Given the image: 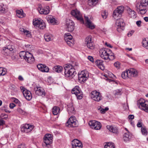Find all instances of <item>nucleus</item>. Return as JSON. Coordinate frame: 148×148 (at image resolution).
<instances>
[{
	"label": "nucleus",
	"mask_w": 148,
	"mask_h": 148,
	"mask_svg": "<svg viewBox=\"0 0 148 148\" xmlns=\"http://www.w3.org/2000/svg\"><path fill=\"white\" fill-rule=\"evenodd\" d=\"M64 75L66 77L73 78L76 74L75 69H71L68 65V64L64 66Z\"/></svg>",
	"instance_id": "1"
},
{
	"label": "nucleus",
	"mask_w": 148,
	"mask_h": 148,
	"mask_svg": "<svg viewBox=\"0 0 148 148\" xmlns=\"http://www.w3.org/2000/svg\"><path fill=\"white\" fill-rule=\"evenodd\" d=\"M34 90L35 91L36 95L41 96L42 97L45 95V92L44 89L40 87H36L34 88Z\"/></svg>",
	"instance_id": "14"
},
{
	"label": "nucleus",
	"mask_w": 148,
	"mask_h": 148,
	"mask_svg": "<svg viewBox=\"0 0 148 148\" xmlns=\"http://www.w3.org/2000/svg\"><path fill=\"white\" fill-rule=\"evenodd\" d=\"M42 21H41L38 19L34 21H33V23L35 27H37L38 25L41 23Z\"/></svg>",
	"instance_id": "44"
},
{
	"label": "nucleus",
	"mask_w": 148,
	"mask_h": 148,
	"mask_svg": "<svg viewBox=\"0 0 148 148\" xmlns=\"http://www.w3.org/2000/svg\"><path fill=\"white\" fill-rule=\"evenodd\" d=\"M97 121L95 120H91L88 123L90 127L92 129H94L95 125H97Z\"/></svg>",
	"instance_id": "41"
},
{
	"label": "nucleus",
	"mask_w": 148,
	"mask_h": 148,
	"mask_svg": "<svg viewBox=\"0 0 148 148\" xmlns=\"http://www.w3.org/2000/svg\"><path fill=\"white\" fill-rule=\"evenodd\" d=\"M88 76L87 73L84 71H82L78 74L79 81L81 83H84L88 79Z\"/></svg>",
	"instance_id": "10"
},
{
	"label": "nucleus",
	"mask_w": 148,
	"mask_h": 148,
	"mask_svg": "<svg viewBox=\"0 0 148 148\" xmlns=\"http://www.w3.org/2000/svg\"><path fill=\"white\" fill-rule=\"evenodd\" d=\"M88 59L90 60L91 62H93L94 59L91 56H88Z\"/></svg>",
	"instance_id": "63"
},
{
	"label": "nucleus",
	"mask_w": 148,
	"mask_h": 148,
	"mask_svg": "<svg viewBox=\"0 0 148 148\" xmlns=\"http://www.w3.org/2000/svg\"><path fill=\"white\" fill-rule=\"evenodd\" d=\"M93 42L92 37L91 36H88L86 37L85 39V43L86 45Z\"/></svg>",
	"instance_id": "32"
},
{
	"label": "nucleus",
	"mask_w": 148,
	"mask_h": 148,
	"mask_svg": "<svg viewBox=\"0 0 148 148\" xmlns=\"http://www.w3.org/2000/svg\"><path fill=\"white\" fill-rule=\"evenodd\" d=\"M10 88L12 90L15 91H17V90L16 87L14 85L11 84L10 86Z\"/></svg>",
	"instance_id": "57"
},
{
	"label": "nucleus",
	"mask_w": 148,
	"mask_h": 148,
	"mask_svg": "<svg viewBox=\"0 0 148 148\" xmlns=\"http://www.w3.org/2000/svg\"><path fill=\"white\" fill-rule=\"evenodd\" d=\"M52 36L51 34H48L45 35L44 38L45 40L47 42H49L51 40Z\"/></svg>",
	"instance_id": "38"
},
{
	"label": "nucleus",
	"mask_w": 148,
	"mask_h": 148,
	"mask_svg": "<svg viewBox=\"0 0 148 148\" xmlns=\"http://www.w3.org/2000/svg\"><path fill=\"white\" fill-rule=\"evenodd\" d=\"M98 110H100L101 113L104 114L106 111L108 110V107H106L104 109H103L100 107V108L98 109Z\"/></svg>",
	"instance_id": "48"
},
{
	"label": "nucleus",
	"mask_w": 148,
	"mask_h": 148,
	"mask_svg": "<svg viewBox=\"0 0 148 148\" xmlns=\"http://www.w3.org/2000/svg\"><path fill=\"white\" fill-rule=\"evenodd\" d=\"M43 141L45 144V147H48V145L51 144L53 141L52 135L50 134H46L44 137Z\"/></svg>",
	"instance_id": "9"
},
{
	"label": "nucleus",
	"mask_w": 148,
	"mask_h": 148,
	"mask_svg": "<svg viewBox=\"0 0 148 148\" xmlns=\"http://www.w3.org/2000/svg\"><path fill=\"white\" fill-rule=\"evenodd\" d=\"M26 36L28 37H30L31 36V35L30 34L29 32L27 30H25L24 33Z\"/></svg>",
	"instance_id": "61"
},
{
	"label": "nucleus",
	"mask_w": 148,
	"mask_h": 148,
	"mask_svg": "<svg viewBox=\"0 0 148 148\" xmlns=\"http://www.w3.org/2000/svg\"><path fill=\"white\" fill-rule=\"evenodd\" d=\"M121 76L123 79H125L127 77L130 78V75L128 70H126L125 71L123 72L121 74Z\"/></svg>",
	"instance_id": "33"
},
{
	"label": "nucleus",
	"mask_w": 148,
	"mask_h": 148,
	"mask_svg": "<svg viewBox=\"0 0 148 148\" xmlns=\"http://www.w3.org/2000/svg\"><path fill=\"white\" fill-rule=\"evenodd\" d=\"M24 96L27 100L29 101L32 98V95L31 92L29 90H24L23 92Z\"/></svg>",
	"instance_id": "23"
},
{
	"label": "nucleus",
	"mask_w": 148,
	"mask_h": 148,
	"mask_svg": "<svg viewBox=\"0 0 148 148\" xmlns=\"http://www.w3.org/2000/svg\"><path fill=\"white\" fill-rule=\"evenodd\" d=\"M71 14L72 15L77 18V20L79 21L82 23H84L83 19L79 11L77 10H73L71 11Z\"/></svg>",
	"instance_id": "12"
},
{
	"label": "nucleus",
	"mask_w": 148,
	"mask_h": 148,
	"mask_svg": "<svg viewBox=\"0 0 148 148\" xmlns=\"http://www.w3.org/2000/svg\"><path fill=\"white\" fill-rule=\"evenodd\" d=\"M38 10L40 14H48L49 12V6H47L46 7L42 8V7L40 5L38 8Z\"/></svg>",
	"instance_id": "18"
},
{
	"label": "nucleus",
	"mask_w": 148,
	"mask_h": 148,
	"mask_svg": "<svg viewBox=\"0 0 148 148\" xmlns=\"http://www.w3.org/2000/svg\"><path fill=\"white\" fill-rule=\"evenodd\" d=\"M72 148H82V143L77 139L73 140L72 142Z\"/></svg>",
	"instance_id": "15"
},
{
	"label": "nucleus",
	"mask_w": 148,
	"mask_h": 148,
	"mask_svg": "<svg viewBox=\"0 0 148 148\" xmlns=\"http://www.w3.org/2000/svg\"><path fill=\"white\" fill-rule=\"evenodd\" d=\"M34 126L29 124H25L21 128V131L23 132L28 133L31 131L33 129Z\"/></svg>",
	"instance_id": "13"
},
{
	"label": "nucleus",
	"mask_w": 148,
	"mask_h": 148,
	"mask_svg": "<svg viewBox=\"0 0 148 148\" xmlns=\"http://www.w3.org/2000/svg\"><path fill=\"white\" fill-rule=\"evenodd\" d=\"M115 24L118 27L117 28V30L118 32H120L123 30L125 26V23L124 22L123 20L122 19H117Z\"/></svg>",
	"instance_id": "7"
},
{
	"label": "nucleus",
	"mask_w": 148,
	"mask_h": 148,
	"mask_svg": "<svg viewBox=\"0 0 148 148\" xmlns=\"http://www.w3.org/2000/svg\"><path fill=\"white\" fill-rule=\"evenodd\" d=\"M97 125H95L94 127V129L96 130H98L100 129L101 127V125L100 123L99 122H98L97 121Z\"/></svg>",
	"instance_id": "47"
},
{
	"label": "nucleus",
	"mask_w": 148,
	"mask_h": 148,
	"mask_svg": "<svg viewBox=\"0 0 148 148\" xmlns=\"http://www.w3.org/2000/svg\"><path fill=\"white\" fill-rule=\"evenodd\" d=\"M37 67L39 70L42 72H48L49 71V69L48 67L45 64H38L37 65Z\"/></svg>",
	"instance_id": "17"
},
{
	"label": "nucleus",
	"mask_w": 148,
	"mask_h": 148,
	"mask_svg": "<svg viewBox=\"0 0 148 148\" xmlns=\"http://www.w3.org/2000/svg\"><path fill=\"white\" fill-rule=\"evenodd\" d=\"M101 16L103 19H106L108 16V13L106 11L104 10L101 13Z\"/></svg>",
	"instance_id": "52"
},
{
	"label": "nucleus",
	"mask_w": 148,
	"mask_h": 148,
	"mask_svg": "<svg viewBox=\"0 0 148 148\" xmlns=\"http://www.w3.org/2000/svg\"><path fill=\"white\" fill-rule=\"evenodd\" d=\"M68 65L71 69H74L75 70L78 66V64L75 62H72L71 64H68Z\"/></svg>",
	"instance_id": "36"
},
{
	"label": "nucleus",
	"mask_w": 148,
	"mask_h": 148,
	"mask_svg": "<svg viewBox=\"0 0 148 148\" xmlns=\"http://www.w3.org/2000/svg\"><path fill=\"white\" fill-rule=\"evenodd\" d=\"M134 32V30H132L130 31L128 33L127 35L129 37L131 36L133 34Z\"/></svg>",
	"instance_id": "60"
},
{
	"label": "nucleus",
	"mask_w": 148,
	"mask_h": 148,
	"mask_svg": "<svg viewBox=\"0 0 148 148\" xmlns=\"http://www.w3.org/2000/svg\"><path fill=\"white\" fill-rule=\"evenodd\" d=\"M26 56L25 60L28 62L31 63L34 61V57L29 52L27 53Z\"/></svg>",
	"instance_id": "21"
},
{
	"label": "nucleus",
	"mask_w": 148,
	"mask_h": 148,
	"mask_svg": "<svg viewBox=\"0 0 148 148\" xmlns=\"http://www.w3.org/2000/svg\"><path fill=\"white\" fill-rule=\"evenodd\" d=\"M3 6V5H0V12L1 13H4L5 12V9Z\"/></svg>",
	"instance_id": "55"
},
{
	"label": "nucleus",
	"mask_w": 148,
	"mask_h": 148,
	"mask_svg": "<svg viewBox=\"0 0 148 148\" xmlns=\"http://www.w3.org/2000/svg\"><path fill=\"white\" fill-rule=\"evenodd\" d=\"M60 110L59 108L56 106L53 107L52 109V112L54 115H57L59 112Z\"/></svg>",
	"instance_id": "37"
},
{
	"label": "nucleus",
	"mask_w": 148,
	"mask_h": 148,
	"mask_svg": "<svg viewBox=\"0 0 148 148\" xmlns=\"http://www.w3.org/2000/svg\"><path fill=\"white\" fill-rule=\"evenodd\" d=\"M124 10L123 6H121L118 7L113 12V16L116 19L117 17H120L121 16L122 13L123 12Z\"/></svg>",
	"instance_id": "8"
},
{
	"label": "nucleus",
	"mask_w": 148,
	"mask_h": 148,
	"mask_svg": "<svg viewBox=\"0 0 148 148\" xmlns=\"http://www.w3.org/2000/svg\"><path fill=\"white\" fill-rule=\"evenodd\" d=\"M128 12V13L130 17L133 18H135L136 17V14L134 11L132 10L131 9H129Z\"/></svg>",
	"instance_id": "34"
},
{
	"label": "nucleus",
	"mask_w": 148,
	"mask_h": 148,
	"mask_svg": "<svg viewBox=\"0 0 148 148\" xmlns=\"http://www.w3.org/2000/svg\"><path fill=\"white\" fill-rule=\"evenodd\" d=\"M107 128L110 132L114 133L117 134L118 133L117 128L116 127H114L112 126L107 125Z\"/></svg>",
	"instance_id": "27"
},
{
	"label": "nucleus",
	"mask_w": 148,
	"mask_h": 148,
	"mask_svg": "<svg viewBox=\"0 0 148 148\" xmlns=\"http://www.w3.org/2000/svg\"><path fill=\"white\" fill-rule=\"evenodd\" d=\"M91 97L92 99L97 101H99L102 99L101 93L96 91L92 92Z\"/></svg>",
	"instance_id": "11"
},
{
	"label": "nucleus",
	"mask_w": 148,
	"mask_h": 148,
	"mask_svg": "<svg viewBox=\"0 0 148 148\" xmlns=\"http://www.w3.org/2000/svg\"><path fill=\"white\" fill-rule=\"evenodd\" d=\"M85 19L88 27L91 29H93L95 28V26L90 21V20L88 17L85 16Z\"/></svg>",
	"instance_id": "25"
},
{
	"label": "nucleus",
	"mask_w": 148,
	"mask_h": 148,
	"mask_svg": "<svg viewBox=\"0 0 148 148\" xmlns=\"http://www.w3.org/2000/svg\"><path fill=\"white\" fill-rule=\"evenodd\" d=\"M67 106V110L69 114H71L75 113V111L72 102H71V103L69 104Z\"/></svg>",
	"instance_id": "24"
},
{
	"label": "nucleus",
	"mask_w": 148,
	"mask_h": 148,
	"mask_svg": "<svg viewBox=\"0 0 148 148\" xmlns=\"http://www.w3.org/2000/svg\"><path fill=\"white\" fill-rule=\"evenodd\" d=\"M86 46L89 49L92 50H93L95 48V45L93 42L87 44Z\"/></svg>",
	"instance_id": "43"
},
{
	"label": "nucleus",
	"mask_w": 148,
	"mask_h": 148,
	"mask_svg": "<svg viewBox=\"0 0 148 148\" xmlns=\"http://www.w3.org/2000/svg\"><path fill=\"white\" fill-rule=\"evenodd\" d=\"M29 53V52L28 51H21L19 53V56L20 57L21 59H25L27 57V53Z\"/></svg>",
	"instance_id": "35"
},
{
	"label": "nucleus",
	"mask_w": 148,
	"mask_h": 148,
	"mask_svg": "<svg viewBox=\"0 0 148 148\" xmlns=\"http://www.w3.org/2000/svg\"><path fill=\"white\" fill-rule=\"evenodd\" d=\"M67 44L69 46H72L75 43L74 41L72 39L65 41Z\"/></svg>",
	"instance_id": "49"
},
{
	"label": "nucleus",
	"mask_w": 148,
	"mask_h": 148,
	"mask_svg": "<svg viewBox=\"0 0 148 148\" xmlns=\"http://www.w3.org/2000/svg\"><path fill=\"white\" fill-rule=\"evenodd\" d=\"M98 0H88V4L90 6H95L98 3Z\"/></svg>",
	"instance_id": "29"
},
{
	"label": "nucleus",
	"mask_w": 148,
	"mask_h": 148,
	"mask_svg": "<svg viewBox=\"0 0 148 148\" xmlns=\"http://www.w3.org/2000/svg\"><path fill=\"white\" fill-rule=\"evenodd\" d=\"M65 41L73 39V37L70 33H66L64 36Z\"/></svg>",
	"instance_id": "31"
},
{
	"label": "nucleus",
	"mask_w": 148,
	"mask_h": 148,
	"mask_svg": "<svg viewBox=\"0 0 148 148\" xmlns=\"http://www.w3.org/2000/svg\"><path fill=\"white\" fill-rule=\"evenodd\" d=\"M142 5H139L138 3L136 5V10L139 14H145L147 12L146 9L144 8L145 7H141Z\"/></svg>",
	"instance_id": "19"
},
{
	"label": "nucleus",
	"mask_w": 148,
	"mask_h": 148,
	"mask_svg": "<svg viewBox=\"0 0 148 148\" xmlns=\"http://www.w3.org/2000/svg\"><path fill=\"white\" fill-rule=\"evenodd\" d=\"M105 148H115L113 143L110 142L107 143L104 146Z\"/></svg>",
	"instance_id": "40"
},
{
	"label": "nucleus",
	"mask_w": 148,
	"mask_h": 148,
	"mask_svg": "<svg viewBox=\"0 0 148 148\" xmlns=\"http://www.w3.org/2000/svg\"><path fill=\"white\" fill-rule=\"evenodd\" d=\"M137 105L139 108L148 112V101L140 99L137 101Z\"/></svg>",
	"instance_id": "2"
},
{
	"label": "nucleus",
	"mask_w": 148,
	"mask_h": 148,
	"mask_svg": "<svg viewBox=\"0 0 148 148\" xmlns=\"http://www.w3.org/2000/svg\"><path fill=\"white\" fill-rule=\"evenodd\" d=\"M129 133L127 132L124 134L123 136V139L124 141L126 142L129 140Z\"/></svg>",
	"instance_id": "42"
},
{
	"label": "nucleus",
	"mask_w": 148,
	"mask_h": 148,
	"mask_svg": "<svg viewBox=\"0 0 148 148\" xmlns=\"http://www.w3.org/2000/svg\"><path fill=\"white\" fill-rule=\"evenodd\" d=\"M49 22L52 25L56 24L57 23L56 20L54 18L50 19Z\"/></svg>",
	"instance_id": "54"
},
{
	"label": "nucleus",
	"mask_w": 148,
	"mask_h": 148,
	"mask_svg": "<svg viewBox=\"0 0 148 148\" xmlns=\"http://www.w3.org/2000/svg\"><path fill=\"white\" fill-rule=\"evenodd\" d=\"M1 117L2 119L6 120L8 119V115L7 114L2 113L1 115Z\"/></svg>",
	"instance_id": "56"
},
{
	"label": "nucleus",
	"mask_w": 148,
	"mask_h": 148,
	"mask_svg": "<svg viewBox=\"0 0 148 148\" xmlns=\"http://www.w3.org/2000/svg\"><path fill=\"white\" fill-rule=\"evenodd\" d=\"M16 12L17 16L19 18H22L25 16L23 10H16Z\"/></svg>",
	"instance_id": "28"
},
{
	"label": "nucleus",
	"mask_w": 148,
	"mask_h": 148,
	"mask_svg": "<svg viewBox=\"0 0 148 148\" xmlns=\"http://www.w3.org/2000/svg\"><path fill=\"white\" fill-rule=\"evenodd\" d=\"M130 75V78L132 77H135L138 75L137 71L135 69L131 68L128 70Z\"/></svg>",
	"instance_id": "22"
},
{
	"label": "nucleus",
	"mask_w": 148,
	"mask_h": 148,
	"mask_svg": "<svg viewBox=\"0 0 148 148\" xmlns=\"http://www.w3.org/2000/svg\"><path fill=\"white\" fill-rule=\"evenodd\" d=\"M72 148H82V143L77 139L73 140L72 142Z\"/></svg>",
	"instance_id": "16"
},
{
	"label": "nucleus",
	"mask_w": 148,
	"mask_h": 148,
	"mask_svg": "<svg viewBox=\"0 0 148 148\" xmlns=\"http://www.w3.org/2000/svg\"><path fill=\"white\" fill-rule=\"evenodd\" d=\"M108 50L106 51L105 50H101L100 51L101 53L100 56L103 59L108 60L109 58V53H108Z\"/></svg>",
	"instance_id": "20"
},
{
	"label": "nucleus",
	"mask_w": 148,
	"mask_h": 148,
	"mask_svg": "<svg viewBox=\"0 0 148 148\" xmlns=\"http://www.w3.org/2000/svg\"><path fill=\"white\" fill-rule=\"evenodd\" d=\"M17 111L19 113L22 115H24L26 114L25 112L20 108H18L17 109Z\"/></svg>",
	"instance_id": "51"
},
{
	"label": "nucleus",
	"mask_w": 148,
	"mask_h": 148,
	"mask_svg": "<svg viewBox=\"0 0 148 148\" xmlns=\"http://www.w3.org/2000/svg\"><path fill=\"white\" fill-rule=\"evenodd\" d=\"M7 71L5 69H3L2 67H0V76L4 75L6 73Z\"/></svg>",
	"instance_id": "45"
},
{
	"label": "nucleus",
	"mask_w": 148,
	"mask_h": 148,
	"mask_svg": "<svg viewBox=\"0 0 148 148\" xmlns=\"http://www.w3.org/2000/svg\"><path fill=\"white\" fill-rule=\"evenodd\" d=\"M15 105L13 103H10V107L11 109H13L15 106Z\"/></svg>",
	"instance_id": "64"
},
{
	"label": "nucleus",
	"mask_w": 148,
	"mask_h": 148,
	"mask_svg": "<svg viewBox=\"0 0 148 148\" xmlns=\"http://www.w3.org/2000/svg\"><path fill=\"white\" fill-rule=\"evenodd\" d=\"M142 44L144 47L148 49V39L143 40L142 42Z\"/></svg>",
	"instance_id": "46"
},
{
	"label": "nucleus",
	"mask_w": 148,
	"mask_h": 148,
	"mask_svg": "<svg viewBox=\"0 0 148 148\" xmlns=\"http://www.w3.org/2000/svg\"><path fill=\"white\" fill-rule=\"evenodd\" d=\"M62 67L59 65L56 66H54L53 68L54 71L57 73L60 72L62 71Z\"/></svg>",
	"instance_id": "30"
},
{
	"label": "nucleus",
	"mask_w": 148,
	"mask_h": 148,
	"mask_svg": "<svg viewBox=\"0 0 148 148\" xmlns=\"http://www.w3.org/2000/svg\"><path fill=\"white\" fill-rule=\"evenodd\" d=\"M71 92L73 94H74L76 95L78 99H81L83 98V92L78 86H76L73 89L71 90Z\"/></svg>",
	"instance_id": "4"
},
{
	"label": "nucleus",
	"mask_w": 148,
	"mask_h": 148,
	"mask_svg": "<svg viewBox=\"0 0 148 148\" xmlns=\"http://www.w3.org/2000/svg\"><path fill=\"white\" fill-rule=\"evenodd\" d=\"M110 54H109V58L108 59V60H113L115 58L114 56V54H112L110 55Z\"/></svg>",
	"instance_id": "58"
},
{
	"label": "nucleus",
	"mask_w": 148,
	"mask_h": 148,
	"mask_svg": "<svg viewBox=\"0 0 148 148\" xmlns=\"http://www.w3.org/2000/svg\"><path fill=\"white\" fill-rule=\"evenodd\" d=\"M77 122L75 117L74 116H71L68 119L66 124V125L69 127H76L77 125Z\"/></svg>",
	"instance_id": "6"
},
{
	"label": "nucleus",
	"mask_w": 148,
	"mask_h": 148,
	"mask_svg": "<svg viewBox=\"0 0 148 148\" xmlns=\"http://www.w3.org/2000/svg\"><path fill=\"white\" fill-rule=\"evenodd\" d=\"M13 46L10 45L3 48L2 54L5 56H10L14 52Z\"/></svg>",
	"instance_id": "3"
},
{
	"label": "nucleus",
	"mask_w": 148,
	"mask_h": 148,
	"mask_svg": "<svg viewBox=\"0 0 148 148\" xmlns=\"http://www.w3.org/2000/svg\"><path fill=\"white\" fill-rule=\"evenodd\" d=\"M141 132L142 134L145 135H146L147 134V132L145 128L144 127H142L141 128Z\"/></svg>",
	"instance_id": "50"
},
{
	"label": "nucleus",
	"mask_w": 148,
	"mask_h": 148,
	"mask_svg": "<svg viewBox=\"0 0 148 148\" xmlns=\"http://www.w3.org/2000/svg\"><path fill=\"white\" fill-rule=\"evenodd\" d=\"M26 147L24 144H21L18 146V148H25Z\"/></svg>",
	"instance_id": "62"
},
{
	"label": "nucleus",
	"mask_w": 148,
	"mask_h": 148,
	"mask_svg": "<svg viewBox=\"0 0 148 148\" xmlns=\"http://www.w3.org/2000/svg\"><path fill=\"white\" fill-rule=\"evenodd\" d=\"M65 27L67 31L71 32L74 30V23L70 19H67L66 22Z\"/></svg>",
	"instance_id": "5"
},
{
	"label": "nucleus",
	"mask_w": 148,
	"mask_h": 148,
	"mask_svg": "<svg viewBox=\"0 0 148 148\" xmlns=\"http://www.w3.org/2000/svg\"><path fill=\"white\" fill-rule=\"evenodd\" d=\"M37 27H38L39 28L42 29H44L45 28L44 23L42 21L41 23H40L39 25H38V26Z\"/></svg>",
	"instance_id": "53"
},
{
	"label": "nucleus",
	"mask_w": 148,
	"mask_h": 148,
	"mask_svg": "<svg viewBox=\"0 0 148 148\" xmlns=\"http://www.w3.org/2000/svg\"><path fill=\"white\" fill-rule=\"evenodd\" d=\"M114 66L116 67L117 69H119L120 68V64L119 62H115L114 64Z\"/></svg>",
	"instance_id": "59"
},
{
	"label": "nucleus",
	"mask_w": 148,
	"mask_h": 148,
	"mask_svg": "<svg viewBox=\"0 0 148 148\" xmlns=\"http://www.w3.org/2000/svg\"><path fill=\"white\" fill-rule=\"evenodd\" d=\"M139 5H142L141 7H146L148 5V0H141Z\"/></svg>",
	"instance_id": "39"
},
{
	"label": "nucleus",
	"mask_w": 148,
	"mask_h": 148,
	"mask_svg": "<svg viewBox=\"0 0 148 148\" xmlns=\"http://www.w3.org/2000/svg\"><path fill=\"white\" fill-rule=\"evenodd\" d=\"M96 65L101 70L104 69V66L103 64V61L101 60H97L95 62Z\"/></svg>",
	"instance_id": "26"
}]
</instances>
